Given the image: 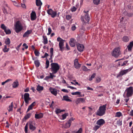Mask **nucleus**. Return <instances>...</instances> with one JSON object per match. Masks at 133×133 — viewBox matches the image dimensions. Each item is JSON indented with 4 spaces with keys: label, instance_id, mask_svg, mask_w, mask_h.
I'll use <instances>...</instances> for the list:
<instances>
[{
    "label": "nucleus",
    "instance_id": "15",
    "mask_svg": "<svg viewBox=\"0 0 133 133\" xmlns=\"http://www.w3.org/2000/svg\"><path fill=\"white\" fill-rule=\"evenodd\" d=\"M105 123V121L103 119H100L97 121L96 124L101 127Z\"/></svg>",
    "mask_w": 133,
    "mask_h": 133
},
{
    "label": "nucleus",
    "instance_id": "14",
    "mask_svg": "<svg viewBox=\"0 0 133 133\" xmlns=\"http://www.w3.org/2000/svg\"><path fill=\"white\" fill-rule=\"evenodd\" d=\"M75 67L77 69H79L81 66V64L79 63L77 59H75L74 61Z\"/></svg>",
    "mask_w": 133,
    "mask_h": 133
},
{
    "label": "nucleus",
    "instance_id": "48",
    "mask_svg": "<svg viewBox=\"0 0 133 133\" xmlns=\"http://www.w3.org/2000/svg\"><path fill=\"white\" fill-rule=\"evenodd\" d=\"M3 13L5 14L6 15L8 14V12H7V11L6 10V9H5V8H4L3 9Z\"/></svg>",
    "mask_w": 133,
    "mask_h": 133
},
{
    "label": "nucleus",
    "instance_id": "56",
    "mask_svg": "<svg viewBox=\"0 0 133 133\" xmlns=\"http://www.w3.org/2000/svg\"><path fill=\"white\" fill-rule=\"evenodd\" d=\"M73 120L74 119L72 118H71L69 119V120L68 121V122L71 124V122L73 121Z\"/></svg>",
    "mask_w": 133,
    "mask_h": 133
},
{
    "label": "nucleus",
    "instance_id": "53",
    "mask_svg": "<svg viewBox=\"0 0 133 133\" xmlns=\"http://www.w3.org/2000/svg\"><path fill=\"white\" fill-rule=\"evenodd\" d=\"M32 32V30L31 29H30L29 30H28L24 33H31Z\"/></svg>",
    "mask_w": 133,
    "mask_h": 133
},
{
    "label": "nucleus",
    "instance_id": "47",
    "mask_svg": "<svg viewBox=\"0 0 133 133\" xmlns=\"http://www.w3.org/2000/svg\"><path fill=\"white\" fill-rule=\"evenodd\" d=\"M33 107L31 105H30L27 109V111L28 112L30 110H32V109Z\"/></svg>",
    "mask_w": 133,
    "mask_h": 133
},
{
    "label": "nucleus",
    "instance_id": "28",
    "mask_svg": "<svg viewBox=\"0 0 133 133\" xmlns=\"http://www.w3.org/2000/svg\"><path fill=\"white\" fill-rule=\"evenodd\" d=\"M43 43L44 44H47L48 43V41L46 36L43 35Z\"/></svg>",
    "mask_w": 133,
    "mask_h": 133
},
{
    "label": "nucleus",
    "instance_id": "49",
    "mask_svg": "<svg viewBox=\"0 0 133 133\" xmlns=\"http://www.w3.org/2000/svg\"><path fill=\"white\" fill-rule=\"evenodd\" d=\"M101 79L100 77H98L96 79V82L97 83L101 81Z\"/></svg>",
    "mask_w": 133,
    "mask_h": 133
},
{
    "label": "nucleus",
    "instance_id": "32",
    "mask_svg": "<svg viewBox=\"0 0 133 133\" xmlns=\"http://www.w3.org/2000/svg\"><path fill=\"white\" fill-rule=\"evenodd\" d=\"M34 63L36 67H38L39 66L40 63L38 60L35 61Z\"/></svg>",
    "mask_w": 133,
    "mask_h": 133
},
{
    "label": "nucleus",
    "instance_id": "19",
    "mask_svg": "<svg viewBox=\"0 0 133 133\" xmlns=\"http://www.w3.org/2000/svg\"><path fill=\"white\" fill-rule=\"evenodd\" d=\"M50 57L49 58V60H51V62H53L52 59V56L53 55V48H50Z\"/></svg>",
    "mask_w": 133,
    "mask_h": 133
},
{
    "label": "nucleus",
    "instance_id": "25",
    "mask_svg": "<svg viewBox=\"0 0 133 133\" xmlns=\"http://www.w3.org/2000/svg\"><path fill=\"white\" fill-rule=\"evenodd\" d=\"M59 45L61 50L63 51V42L60 41L59 42Z\"/></svg>",
    "mask_w": 133,
    "mask_h": 133
},
{
    "label": "nucleus",
    "instance_id": "52",
    "mask_svg": "<svg viewBox=\"0 0 133 133\" xmlns=\"http://www.w3.org/2000/svg\"><path fill=\"white\" fill-rule=\"evenodd\" d=\"M76 8L75 6H74L71 9V10L72 12H74V11H76Z\"/></svg>",
    "mask_w": 133,
    "mask_h": 133
},
{
    "label": "nucleus",
    "instance_id": "7",
    "mask_svg": "<svg viewBox=\"0 0 133 133\" xmlns=\"http://www.w3.org/2000/svg\"><path fill=\"white\" fill-rule=\"evenodd\" d=\"M121 54L120 48L117 47L114 49L111 53L112 56L116 58L118 57Z\"/></svg>",
    "mask_w": 133,
    "mask_h": 133
},
{
    "label": "nucleus",
    "instance_id": "4",
    "mask_svg": "<svg viewBox=\"0 0 133 133\" xmlns=\"http://www.w3.org/2000/svg\"><path fill=\"white\" fill-rule=\"evenodd\" d=\"M88 11H85V10L83 12L85 13L84 14L85 15L84 18L83 16H81V19L83 24L87 23L89 21L90 18L88 14Z\"/></svg>",
    "mask_w": 133,
    "mask_h": 133
},
{
    "label": "nucleus",
    "instance_id": "20",
    "mask_svg": "<svg viewBox=\"0 0 133 133\" xmlns=\"http://www.w3.org/2000/svg\"><path fill=\"white\" fill-rule=\"evenodd\" d=\"M133 46V41L130 42L129 45L127 46V49L129 51H131L132 48Z\"/></svg>",
    "mask_w": 133,
    "mask_h": 133
},
{
    "label": "nucleus",
    "instance_id": "17",
    "mask_svg": "<svg viewBox=\"0 0 133 133\" xmlns=\"http://www.w3.org/2000/svg\"><path fill=\"white\" fill-rule=\"evenodd\" d=\"M76 42V41L74 38H72L70 39L69 43L71 46L74 47L75 45Z\"/></svg>",
    "mask_w": 133,
    "mask_h": 133
},
{
    "label": "nucleus",
    "instance_id": "60",
    "mask_svg": "<svg viewBox=\"0 0 133 133\" xmlns=\"http://www.w3.org/2000/svg\"><path fill=\"white\" fill-rule=\"evenodd\" d=\"M76 29V26L75 25L72 26L71 27V29L72 30L74 31Z\"/></svg>",
    "mask_w": 133,
    "mask_h": 133
},
{
    "label": "nucleus",
    "instance_id": "51",
    "mask_svg": "<svg viewBox=\"0 0 133 133\" xmlns=\"http://www.w3.org/2000/svg\"><path fill=\"white\" fill-rule=\"evenodd\" d=\"M11 1L14 3V4L15 6H18V4L14 0H11Z\"/></svg>",
    "mask_w": 133,
    "mask_h": 133
},
{
    "label": "nucleus",
    "instance_id": "35",
    "mask_svg": "<svg viewBox=\"0 0 133 133\" xmlns=\"http://www.w3.org/2000/svg\"><path fill=\"white\" fill-rule=\"evenodd\" d=\"M82 68L83 70L84 71H90V69H88L85 66H82Z\"/></svg>",
    "mask_w": 133,
    "mask_h": 133
},
{
    "label": "nucleus",
    "instance_id": "57",
    "mask_svg": "<svg viewBox=\"0 0 133 133\" xmlns=\"http://www.w3.org/2000/svg\"><path fill=\"white\" fill-rule=\"evenodd\" d=\"M22 44V43H21L19 45L17 46V47L16 48V49L18 51L19 50V48L21 45Z\"/></svg>",
    "mask_w": 133,
    "mask_h": 133
},
{
    "label": "nucleus",
    "instance_id": "45",
    "mask_svg": "<svg viewBox=\"0 0 133 133\" xmlns=\"http://www.w3.org/2000/svg\"><path fill=\"white\" fill-rule=\"evenodd\" d=\"M49 56V54L46 53V52H45L44 55L43 56H42L41 57L42 58H46V57ZM47 59V58H46Z\"/></svg>",
    "mask_w": 133,
    "mask_h": 133
},
{
    "label": "nucleus",
    "instance_id": "43",
    "mask_svg": "<svg viewBox=\"0 0 133 133\" xmlns=\"http://www.w3.org/2000/svg\"><path fill=\"white\" fill-rule=\"evenodd\" d=\"M55 111L56 114H58L60 113L62 111L59 109H56Z\"/></svg>",
    "mask_w": 133,
    "mask_h": 133
},
{
    "label": "nucleus",
    "instance_id": "64",
    "mask_svg": "<svg viewBox=\"0 0 133 133\" xmlns=\"http://www.w3.org/2000/svg\"><path fill=\"white\" fill-rule=\"evenodd\" d=\"M96 75V74L95 73L93 74L91 76V77L93 79L94 78Z\"/></svg>",
    "mask_w": 133,
    "mask_h": 133
},
{
    "label": "nucleus",
    "instance_id": "22",
    "mask_svg": "<svg viewBox=\"0 0 133 133\" xmlns=\"http://www.w3.org/2000/svg\"><path fill=\"white\" fill-rule=\"evenodd\" d=\"M43 114L42 113H40L39 114H35V118L38 119L42 118L43 117Z\"/></svg>",
    "mask_w": 133,
    "mask_h": 133
},
{
    "label": "nucleus",
    "instance_id": "16",
    "mask_svg": "<svg viewBox=\"0 0 133 133\" xmlns=\"http://www.w3.org/2000/svg\"><path fill=\"white\" fill-rule=\"evenodd\" d=\"M49 89L52 94L54 95L55 96H56L57 95V92L56 89L52 88H50Z\"/></svg>",
    "mask_w": 133,
    "mask_h": 133
},
{
    "label": "nucleus",
    "instance_id": "11",
    "mask_svg": "<svg viewBox=\"0 0 133 133\" xmlns=\"http://www.w3.org/2000/svg\"><path fill=\"white\" fill-rule=\"evenodd\" d=\"M85 99L84 98H77L75 101V103L77 104H78L81 103H85Z\"/></svg>",
    "mask_w": 133,
    "mask_h": 133
},
{
    "label": "nucleus",
    "instance_id": "12",
    "mask_svg": "<svg viewBox=\"0 0 133 133\" xmlns=\"http://www.w3.org/2000/svg\"><path fill=\"white\" fill-rule=\"evenodd\" d=\"M77 46L78 50L80 52L83 51L84 49V46L83 45L78 43L77 44Z\"/></svg>",
    "mask_w": 133,
    "mask_h": 133
},
{
    "label": "nucleus",
    "instance_id": "46",
    "mask_svg": "<svg viewBox=\"0 0 133 133\" xmlns=\"http://www.w3.org/2000/svg\"><path fill=\"white\" fill-rule=\"evenodd\" d=\"M71 18V16L70 15H68L66 16V18L68 20H69Z\"/></svg>",
    "mask_w": 133,
    "mask_h": 133
},
{
    "label": "nucleus",
    "instance_id": "39",
    "mask_svg": "<svg viewBox=\"0 0 133 133\" xmlns=\"http://www.w3.org/2000/svg\"><path fill=\"white\" fill-rule=\"evenodd\" d=\"M31 115V114L29 113L28 114L26 115L24 117L23 119H25V120H26L28 119V118H30V116Z\"/></svg>",
    "mask_w": 133,
    "mask_h": 133
},
{
    "label": "nucleus",
    "instance_id": "26",
    "mask_svg": "<svg viewBox=\"0 0 133 133\" xmlns=\"http://www.w3.org/2000/svg\"><path fill=\"white\" fill-rule=\"evenodd\" d=\"M129 40V37L127 36H124L122 38V40L124 42H127Z\"/></svg>",
    "mask_w": 133,
    "mask_h": 133
},
{
    "label": "nucleus",
    "instance_id": "18",
    "mask_svg": "<svg viewBox=\"0 0 133 133\" xmlns=\"http://www.w3.org/2000/svg\"><path fill=\"white\" fill-rule=\"evenodd\" d=\"M36 18V15L35 12L32 11L31 14V19L32 21L35 20Z\"/></svg>",
    "mask_w": 133,
    "mask_h": 133
},
{
    "label": "nucleus",
    "instance_id": "21",
    "mask_svg": "<svg viewBox=\"0 0 133 133\" xmlns=\"http://www.w3.org/2000/svg\"><path fill=\"white\" fill-rule=\"evenodd\" d=\"M71 94L73 95H79V97H82L84 96V95H81V92H72L71 93Z\"/></svg>",
    "mask_w": 133,
    "mask_h": 133
},
{
    "label": "nucleus",
    "instance_id": "10",
    "mask_svg": "<svg viewBox=\"0 0 133 133\" xmlns=\"http://www.w3.org/2000/svg\"><path fill=\"white\" fill-rule=\"evenodd\" d=\"M132 68H130L127 69L122 70L119 73V76H122L126 74L127 73L130 71L131 70Z\"/></svg>",
    "mask_w": 133,
    "mask_h": 133
},
{
    "label": "nucleus",
    "instance_id": "62",
    "mask_svg": "<svg viewBox=\"0 0 133 133\" xmlns=\"http://www.w3.org/2000/svg\"><path fill=\"white\" fill-rule=\"evenodd\" d=\"M57 40L58 41H59L60 42V41H63L62 40V39L60 37H58Z\"/></svg>",
    "mask_w": 133,
    "mask_h": 133
},
{
    "label": "nucleus",
    "instance_id": "34",
    "mask_svg": "<svg viewBox=\"0 0 133 133\" xmlns=\"http://www.w3.org/2000/svg\"><path fill=\"white\" fill-rule=\"evenodd\" d=\"M43 87L38 85L36 89L38 91L42 90H43Z\"/></svg>",
    "mask_w": 133,
    "mask_h": 133
},
{
    "label": "nucleus",
    "instance_id": "59",
    "mask_svg": "<svg viewBox=\"0 0 133 133\" xmlns=\"http://www.w3.org/2000/svg\"><path fill=\"white\" fill-rule=\"evenodd\" d=\"M21 6L23 8H26V6L24 4H22L21 5Z\"/></svg>",
    "mask_w": 133,
    "mask_h": 133
},
{
    "label": "nucleus",
    "instance_id": "33",
    "mask_svg": "<svg viewBox=\"0 0 133 133\" xmlns=\"http://www.w3.org/2000/svg\"><path fill=\"white\" fill-rule=\"evenodd\" d=\"M5 43L6 45H9L10 43V39L8 38L6 39L5 41Z\"/></svg>",
    "mask_w": 133,
    "mask_h": 133
},
{
    "label": "nucleus",
    "instance_id": "41",
    "mask_svg": "<svg viewBox=\"0 0 133 133\" xmlns=\"http://www.w3.org/2000/svg\"><path fill=\"white\" fill-rule=\"evenodd\" d=\"M122 113L120 112H117L116 113L115 116L116 117H119L122 115Z\"/></svg>",
    "mask_w": 133,
    "mask_h": 133
},
{
    "label": "nucleus",
    "instance_id": "55",
    "mask_svg": "<svg viewBox=\"0 0 133 133\" xmlns=\"http://www.w3.org/2000/svg\"><path fill=\"white\" fill-rule=\"evenodd\" d=\"M23 46H25V48L26 49L28 48V46H27L25 43H24L23 45Z\"/></svg>",
    "mask_w": 133,
    "mask_h": 133
},
{
    "label": "nucleus",
    "instance_id": "27",
    "mask_svg": "<svg viewBox=\"0 0 133 133\" xmlns=\"http://www.w3.org/2000/svg\"><path fill=\"white\" fill-rule=\"evenodd\" d=\"M71 125V124L68 122L64 125H63L62 127L64 128H68L70 127Z\"/></svg>",
    "mask_w": 133,
    "mask_h": 133
},
{
    "label": "nucleus",
    "instance_id": "36",
    "mask_svg": "<svg viewBox=\"0 0 133 133\" xmlns=\"http://www.w3.org/2000/svg\"><path fill=\"white\" fill-rule=\"evenodd\" d=\"M49 65V60L48 59H46L45 63V67L46 69H47Z\"/></svg>",
    "mask_w": 133,
    "mask_h": 133
},
{
    "label": "nucleus",
    "instance_id": "1",
    "mask_svg": "<svg viewBox=\"0 0 133 133\" xmlns=\"http://www.w3.org/2000/svg\"><path fill=\"white\" fill-rule=\"evenodd\" d=\"M29 125V129L31 131H34L36 129L35 122L34 121H29L27 123L24 127L25 133H28V126Z\"/></svg>",
    "mask_w": 133,
    "mask_h": 133
},
{
    "label": "nucleus",
    "instance_id": "63",
    "mask_svg": "<svg viewBox=\"0 0 133 133\" xmlns=\"http://www.w3.org/2000/svg\"><path fill=\"white\" fill-rule=\"evenodd\" d=\"M130 115L133 116V110H131L130 112Z\"/></svg>",
    "mask_w": 133,
    "mask_h": 133
},
{
    "label": "nucleus",
    "instance_id": "50",
    "mask_svg": "<svg viewBox=\"0 0 133 133\" xmlns=\"http://www.w3.org/2000/svg\"><path fill=\"white\" fill-rule=\"evenodd\" d=\"M35 54V55L36 56H38L39 55V52L36 51H35L34 52Z\"/></svg>",
    "mask_w": 133,
    "mask_h": 133
},
{
    "label": "nucleus",
    "instance_id": "8",
    "mask_svg": "<svg viewBox=\"0 0 133 133\" xmlns=\"http://www.w3.org/2000/svg\"><path fill=\"white\" fill-rule=\"evenodd\" d=\"M24 96L26 105H27L29 104V101L31 100V98L29 97V94L28 93H25Z\"/></svg>",
    "mask_w": 133,
    "mask_h": 133
},
{
    "label": "nucleus",
    "instance_id": "61",
    "mask_svg": "<svg viewBox=\"0 0 133 133\" xmlns=\"http://www.w3.org/2000/svg\"><path fill=\"white\" fill-rule=\"evenodd\" d=\"M36 104V103L35 102H33L30 105L33 107Z\"/></svg>",
    "mask_w": 133,
    "mask_h": 133
},
{
    "label": "nucleus",
    "instance_id": "3",
    "mask_svg": "<svg viewBox=\"0 0 133 133\" xmlns=\"http://www.w3.org/2000/svg\"><path fill=\"white\" fill-rule=\"evenodd\" d=\"M50 69L52 74H56L59 70L60 67L56 63H52L50 64Z\"/></svg>",
    "mask_w": 133,
    "mask_h": 133
},
{
    "label": "nucleus",
    "instance_id": "23",
    "mask_svg": "<svg viewBox=\"0 0 133 133\" xmlns=\"http://www.w3.org/2000/svg\"><path fill=\"white\" fill-rule=\"evenodd\" d=\"M53 74H52V73H50V75L46 76L45 77L44 79L47 80L50 78H51L52 79L54 77H55V76L53 75Z\"/></svg>",
    "mask_w": 133,
    "mask_h": 133
},
{
    "label": "nucleus",
    "instance_id": "58",
    "mask_svg": "<svg viewBox=\"0 0 133 133\" xmlns=\"http://www.w3.org/2000/svg\"><path fill=\"white\" fill-rule=\"evenodd\" d=\"M61 91L64 92H68V90H67L66 89H62V90Z\"/></svg>",
    "mask_w": 133,
    "mask_h": 133
},
{
    "label": "nucleus",
    "instance_id": "13",
    "mask_svg": "<svg viewBox=\"0 0 133 133\" xmlns=\"http://www.w3.org/2000/svg\"><path fill=\"white\" fill-rule=\"evenodd\" d=\"M1 28L4 30L6 33H11V31L10 30L7 28L6 27L4 24H2L1 25Z\"/></svg>",
    "mask_w": 133,
    "mask_h": 133
},
{
    "label": "nucleus",
    "instance_id": "6",
    "mask_svg": "<svg viewBox=\"0 0 133 133\" xmlns=\"http://www.w3.org/2000/svg\"><path fill=\"white\" fill-rule=\"evenodd\" d=\"M124 94L127 97H131L133 94V88L132 87H130L127 88L125 91Z\"/></svg>",
    "mask_w": 133,
    "mask_h": 133
},
{
    "label": "nucleus",
    "instance_id": "40",
    "mask_svg": "<svg viewBox=\"0 0 133 133\" xmlns=\"http://www.w3.org/2000/svg\"><path fill=\"white\" fill-rule=\"evenodd\" d=\"M68 115V113H65L64 114L62 115V119L63 120H64L65 119L66 117Z\"/></svg>",
    "mask_w": 133,
    "mask_h": 133
},
{
    "label": "nucleus",
    "instance_id": "24",
    "mask_svg": "<svg viewBox=\"0 0 133 133\" xmlns=\"http://www.w3.org/2000/svg\"><path fill=\"white\" fill-rule=\"evenodd\" d=\"M19 85V83L18 81L16 80L12 84V87L14 88H16Z\"/></svg>",
    "mask_w": 133,
    "mask_h": 133
},
{
    "label": "nucleus",
    "instance_id": "30",
    "mask_svg": "<svg viewBox=\"0 0 133 133\" xmlns=\"http://www.w3.org/2000/svg\"><path fill=\"white\" fill-rule=\"evenodd\" d=\"M69 97L67 96H64L63 97V100H65L67 101L71 102V100L69 99Z\"/></svg>",
    "mask_w": 133,
    "mask_h": 133
},
{
    "label": "nucleus",
    "instance_id": "5",
    "mask_svg": "<svg viewBox=\"0 0 133 133\" xmlns=\"http://www.w3.org/2000/svg\"><path fill=\"white\" fill-rule=\"evenodd\" d=\"M15 29L16 32L18 33L21 31L23 29L22 25L21 24V22L19 21H17L15 25Z\"/></svg>",
    "mask_w": 133,
    "mask_h": 133
},
{
    "label": "nucleus",
    "instance_id": "38",
    "mask_svg": "<svg viewBox=\"0 0 133 133\" xmlns=\"http://www.w3.org/2000/svg\"><path fill=\"white\" fill-rule=\"evenodd\" d=\"M9 49L7 48V46L6 45L4 46V48L3 49V51L4 52H7L9 51Z\"/></svg>",
    "mask_w": 133,
    "mask_h": 133
},
{
    "label": "nucleus",
    "instance_id": "37",
    "mask_svg": "<svg viewBox=\"0 0 133 133\" xmlns=\"http://www.w3.org/2000/svg\"><path fill=\"white\" fill-rule=\"evenodd\" d=\"M82 128H81L77 131H72V133H82Z\"/></svg>",
    "mask_w": 133,
    "mask_h": 133
},
{
    "label": "nucleus",
    "instance_id": "54",
    "mask_svg": "<svg viewBox=\"0 0 133 133\" xmlns=\"http://www.w3.org/2000/svg\"><path fill=\"white\" fill-rule=\"evenodd\" d=\"M128 62V61H124V62H123V64H122L121 65V66H124V65H125Z\"/></svg>",
    "mask_w": 133,
    "mask_h": 133
},
{
    "label": "nucleus",
    "instance_id": "44",
    "mask_svg": "<svg viewBox=\"0 0 133 133\" xmlns=\"http://www.w3.org/2000/svg\"><path fill=\"white\" fill-rule=\"evenodd\" d=\"M100 0H94V3L96 5H97L99 3Z\"/></svg>",
    "mask_w": 133,
    "mask_h": 133
},
{
    "label": "nucleus",
    "instance_id": "2",
    "mask_svg": "<svg viewBox=\"0 0 133 133\" xmlns=\"http://www.w3.org/2000/svg\"><path fill=\"white\" fill-rule=\"evenodd\" d=\"M107 105V104H105L100 106L96 113V114L100 116L103 115L105 113Z\"/></svg>",
    "mask_w": 133,
    "mask_h": 133
},
{
    "label": "nucleus",
    "instance_id": "31",
    "mask_svg": "<svg viewBox=\"0 0 133 133\" xmlns=\"http://www.w3.org/2000/svg\"><path fill=\"white\" fill-rule=\"evenodd\" d=\"M13 102L11 103V104L9 105L8 108V110L9 112L12 111L13 110Z\"/></svg>",
    "mask_w": 133,
    "mask_h": 133
},
{
    "label": "nucleus",
    "instance_id": "29",
    "mask_svg": "<svg viewBox=\"0 0 133 133\" xmlns=\"http://www.w3.org/2000/svg\"><path fill=\"white\" fill-rule=\"evenodd\" d=\"M36 4L37 6L40 7L42 4V3L40 0H36Z\"/></svg>",
    "mask_w": 133,
    "mask_h": 133
},
{
    "label": "nucleus",
    "instance_id": "42",
    "mask_svg": "<svg viewBox=\"0 0 133 133\" xmlns=\"http://www.w3.org/2000/svg\"><path fill=\"white\" fill-rule=\"evenodd\" d=\"M100 127V126L98 125H95L94 128V130L95 131H96Z\"/></svg>",
    "mask_w": 133,
    "mask_h": 133
},
{
    "label": "nucleus",
    "instance_id": "9",
    "mask_svg": "<svg viewBox=\"0 0 133 133\" xmlns=\"http://www.w3.org/2000/svg\"><path fill=\"white\" fill-rule=\"evenodd\" d=\"M48 14L51 16L52 18H54L56 16L57 12L53 11L51 9H50L47 10Z\"/></svg>",
    "mask_w": 133,
    "mask_h": 133
}]
</instances>
